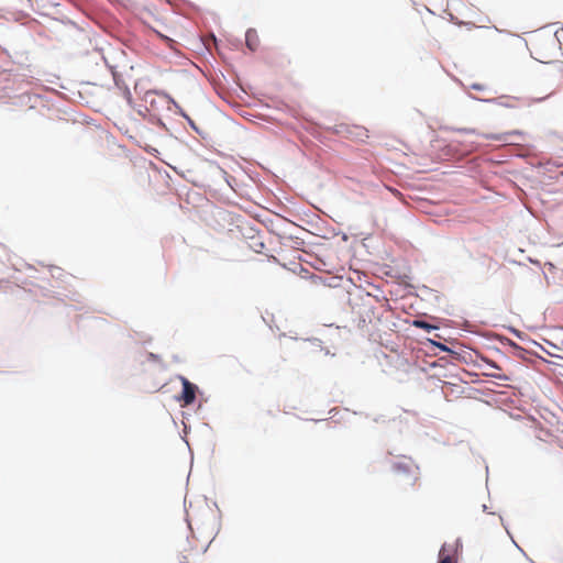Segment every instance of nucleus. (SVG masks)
<instances>
[{
    "instance_id": "9",
    "label": "nucleus",
    "mask_w": 563,
    "mask_h": 563,
    "mask_svg": "<svg viewBox=\"0 0 563 563\" xmlns=\"http://www.w3.org/2000/svg\"><path fill=\"white\" fill-rule=\"evenodd\" d=\"M492 366L496 369H499V367L496 364H492Z\"/></svg>"
},
{
    "instance_id": "3",
    "label": "nucleus",
    "mask_w": 563,
    "mask_h": 563,
    "mask_svg": "<svg viewBox=\"0 0 563 563\" xmlns=\"http://www.w3.org/2000/svg\"><path fill=\"white\" fill-rule=\"evenodd\" d=\"M396 470L397 471H401L402 468L408 473V476H409V479H410V485H415L417 479H418V476H417V472L413 470V467H409V466H402L401 464H397L396 466Z\"/></svg>"
},
{
    "instance_id": "7",
    "label": "nucleus",
    "mask_w": 563,
    "mask_h": 563,
    "mask_svg": "<svg viewBox=\"0 0 563 563\" xmlns=\"http://www.w3.org/2000/svg\"><path fill=\"white\" fill-rule=\"evenodd\" d=\"M487 139H493V140H498V141L504 140V137L501 135H487Z\"/></svg>"
},
{
    "instance_id": "8",
    "label": "nucleus",
    "mask_w": 563,
    "mask_h": 563,
    "mask_svg": "<svg viewBox=\"0 0 563 563\" xmlns=\"http://www.w3.org/2000/svg\"><path fill=\"white\" fill-rule=\"evenodd\" d=\"M179 563H188L187 556H183V560Z\"/></svg>"
},
{
    "instance_id": "2",
    "label": "nucleus",
    "mask_w": 563,
    "mask_h": 563,
    "mask_svg": "<svg viewBox=\"0 0 563 563\" xmlns=\"http://www.w3.org/2000/svg\"><path fill=\"white\" fill-rule=\"evenodd\" d=\"M246 45L250 49L255 51L258 45L257 34L253 30H249L245 34Z\"/></svg>"
},
{
    "instance_id": "5",
    "label": "nucleus",
    "mask_w": 563,
    "mask_h": 563,
    "mask_svg": "<svg viewBox=\"0 0 563 563\" xmlns=\"http://www.w3.org/2000/svg\"><path fill=\"white\" fill-rule=\"evenodd\" d=\"M439 563H453V559L451 555H442V553H440V562Z\"/></svg>"
},
{
    "instance_id": "4",
    "label": "nucleus",
    "mask_w": 563,
    "mask_h": 563,
    "mask_svg": "<svg viewBox=\"0 0 563 563\" xmlns=\"http://www.w3.org/2000/svg\"><path fill=\"white\" fill-rule=\"evenodd\" d=\"M413 324L417 327V328H421V329H426V330H430V329H434V327L428 324L426 321H422V320H416L413 322Z\"/></svg>"
},
{
    "instance_id": "6",
    "label": "nucleus",
    "mask_w": 563,
    "mask_h": 563,
    "mask_svg": "<svg viewBox=\"0 0 563 563\" xmlns=\"http://www.w3.org/2000/svg\"><path fill=\"white\" fill-rule=\"evenodd\" d=\"M488 375L494 378H497V379H507V376L498 374V373L497 374H488Z\"/></svg>"
},
{
    "instance_id": "1",
    "label": "nucleus",
    "mask_w": 563,
    "mask_h": 563,
    "mask_svg": "<svg viewBox=\"0 0 563 563\" xmlns=\"http://www.w3.org/2000/svg\"><path fill=\"white\" fill-rule=\"evenodd\" d=\"M180 379L183 384V393L179 400H183L185 406L191 405L196 399L197 387L185 377H181Z\"/></svg>"
}]
</instances>
